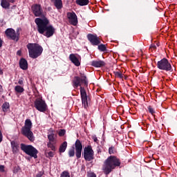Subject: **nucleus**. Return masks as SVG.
Here are the masks:
<instances>
[{
	"instance_id": "f257e3e1",
	"label": "nucleus",
	"mask_w": 177,
	"mask_h": 177,
	"mask_svg": "<svg viewBox=\"0 0 177 177\" xmlns=\"http://www.w3.org/2000/svg\"><path fill=\"white\" fill-rule=\"evenodd\" d=\"M88 84L86 75L82 73H80L79 76H75L72 80L74 89H77L80 86L82 103L84 109H88L89 102H91V97L86 94V90H85V88H88Z\"/></svg>"
},
{
	"instance_id": "f03ea898",
	"label": "nucleus",
	"mask_w": 177,
	"mask_h": 177,
	"mask_svg": "<svg viewBox=\"0 0 177 177\" xmlns=\"http://www.w3.org/2000/svg\"><path fill=\"white\" fill-rule=\"evenodd\" d=\"M35 23L37 26V31L39 34H41L46 37V38H50L53 37L56 29L52 25H49V19L46 17L44 19L36 18Z\"/></svg>"
},
{
	"instance_id": "7ed1b4c3",
	"label": "nucleus",
	"mask_w": 177,
	"mask_h": 177,
	"mask_svg": "<svg viewBox=\"0 0 177 177\" xmlns=\"http://www.w3.org/2000/svg\"><path fill=\"white\" fill-rule=\"evenodd\" d=\"M117 167H121V160L115 156H110L104 161L102 169L104 175L107 176L110 175Z\"/></svg>"
},
{
	"instance_id": "20e7f679",
	"label": "nucleus",
	"mask_w": 177,
	"mask_h": 177,
	"mask_svg": "<svg viewBox=\"0 0 177 177\" xmlns=\"http://www.w3.org/2000/svg\"><path fill=\"white\" fill-rule=\"evenodd\" d=\"M26 48L28 50L29 56L32 59L39 57L44 52V48L37 43H28L26 45Z\"/></svg>"
},
{
	"instance_id": "39448f33",
	"label": "nucleus",
	"mask_w": 177,
	"mask_h": 177,
	"mask_svg": "<svg viewBox=\"0 0 177 177\" xmlns=\"http://www.w3.org/2000/svg\"><path fill=\"white\" fill-rule=\"evenodd\" d=\"M31 128H32V122L31 120L26 119L25 120V124L21 128V132L24 136H26L30 140V142H34L35 138L34 137V133L31 131Z\"/></svg>"
},
{
	"instance_id": "423d86ee",
	"label": "nucleus",
	"mask_w": 177,
	"mask_h": 177,
	"mask_svg": "<svg viewBox=\"0 0 177 177\" xmlns=\"http://www.w3.org/2000/svg\"><path fill=\"white\" fill-rule=\"evenodd\" d=\"M69 157L76 156L77 159L81 158V154H82V142L79 139L76 140L75 142V147H72L68 152Z\"/></svg>"
},
{
	"instance_id": "0eeeda50",
	"label": "nucleus",
	"mask_w": 177,
	"mask_h": 177,
	"mask_svg": "<svg viewBox=\"0 0 177 177\" xmlns=\"http://www.w3.org/2000/svg\"><path fill=\"white\" fill-rule=\"evenodd\" d=\"M21 150L24 151L27 156L32 157L33 158H38V151L31 145L21 144Z\"/></svg>"
},
{
	"instance_id": "6e6552de",
	"label": "nucleus",
	"mask_w": 177,
	"mask_h": 177,
	"mask_svg": "<svg viewBox=\"0 0 177 177\" xmlns=\"http://www.w3.org/2000/svg\"><path fill=\"white\" fill-rule=\"evenodd\" d=\"M156 66L159 70H163V71H169L170 73L174 71L172 65L167 58H162L160 61H158Z\"/></svg>"
},
{
	"instance_id": "1a4fd4ad",
	"label": "nucleus",
	"mask_w": 177,
	"mask_h": 177,
	"mask_svg": "<svg viewBox=\"0 0 177 177\" xmlns=\"http://www.w3.org/2000/svg\"><path fill=\"white\" fill-rule=\"evenodd\" d=\"M34 107L40 113H45L48 110L46 102L41 97L36 98L34 102Z\"/></svg>"
},
{
	"instance_id": "9d476101",
	"label": "nucleus",
	"mask_w": 177,
	"mask_h": 177,
	"mask_svg": "<svg viewBox=\"0 0 177 177\" xmlns=\"http://www.w3.org/2000/svg\"><path fill=\"white\" fill-rule=\"evenodd\" d=\"M83 156L85 161H93V160H95V151H93L92 146L88 145L84 148Z\"/></svg>"
},
{
	"instance_id": "9b49d317",
	"label": "nucleus",
	"mask_w": 177,
	"mask_h": 177,
	"mask_svg": "<svg viewBox=\"0 0 177 177\" xmlns=\"http://www.w3.org/2000/svg\"><path fill=\"white\" fill-rule=\"evenodd\" d=\"M5 34L8 39H11L12 41H19L20 37V32L19 30L16 31L13 28H8L5 31Z\"/></svg>"
},
{
	"instance_id": "f8f14e48",
	"label": "nucleus",
	"mask_w": 177,
	"mask_h": 177,
	"mask_svg": "<svg viewBox=\"0 0 177 177\" xmlns=\"http://www.w3.org/2000/svg\"><path fill=\"white\" fill-rule=\"evenodd\" d=\"M31 10L35 17H44V10H42L41 5L33 4L31 6Z\"/></svg>"
},
{
	"instance_id": "ddd939ff",
	"label": "nucleus",
	"mask_w": 177,
	"mask_h": 177,
	"mask_svg": "<svg viewBox=\"0 0 177 177\" xmlns=\"http://www.w3.org/2000/svg\"><path fill=\"white\" fill-rule=\"evenodd\" d=\"M87 39L89 41V42L91 44V45H93V46H97V45H100L101 41L100 37H97V35L95 34H88L87 35Z\"/></svg>"
},
{
	"instance_id": "4468645a",
	"label": "nucleus",
	"mask_w": 177,
	"mask_h": 177,
	"mask_svg": "<svg viewBox=\"0 0 177 177\" xmlns=\"http://www.w3.org/2000/svg\"><path fill=\"white\" fill-rule=\"evenodd\" d=\"M67 18L72 26H77L78 24V18H77V15L75 12H68Z\"/></svg>"
},
{
	"instance_id": "2eb2a0df",
	"label": "nucleus",
	"mask_w": 177,
	"mask_h": 177,
	"mask_svg": "<svg viewBox=\"0 0 177 177\" xmlns=\"http://www.w3.org/2000/svg\"><path fill=\"white\" fill-rule=\"evenodd\" d=\"M17 0H1V6L3 9H9L10 8V3H15Z\"/></svg>"
},
{
	"instance_id": "dca6fc26",
	"label": "nucleus",
	"mask_w": 177,
	"mask_h": 177,
	"mask_svg": "<svg viewBox=\"0 0 177 177\" xmlns=\"http://www.w3.org/2000/svg\"><path fill=\"white\" fill-rule=\"evenodd\" d=\"M69 60L76 66V67H80L81 66V63L80 62V59L75 56V54H71L69 55Z\"/></svg>"
},
{
	"instance_id": "f3484780",
	"label": "nucleus",
	"mask_w": 177,
	"mask_h": 177,
	"mask_svg": "<svg viewBox=\"0 0 177 177\" xmlns=\"http://www.w3.org/2000/svg\"><path fill=\"white\" fill-rule=\"evenodd\" d=\"M91 66L96 68L104 67V66H106V62L102 60H94L91 62Z\"/></svg>"
},
{
	"instance_id": "a211bd4d",
	"label": "nucleus",
	"mask_w": 177,
	"mask_h": 177,
	"mask_svg": "<svg viewBox=\"0 0 177 177\" xmlns=\"http://www.w3.org/2000/svg\"><path fill=\"white\" fill-rule=\"evenodd\" d=\"M19 67L22 70H27V68H28V63L26 59L21 58L19 60Z\"/></svg>"
},
{
	"instance_id": "6ab92c4d",
	"label": "nucleus",
	"mask_w": 177,
	"mask_h": 177,
	"mask_svg": "<svg viewBox=\"0 0 177 177\" xmlns=\"http://www.w3.org/2000/svg\"><path fill=\"white\" fill-rule=\"evenodd\" d=\"M20 145L16 141H11V148L12 150V153L15 154L17 151H19V148Z\"/></svg>"
},
{
	"instance_id": "aec40b11",
	"label": "nucleus",
	"mask_w": 177,
	"mask_h": 177,
	"mask_svg": "<svg viewBox=\"0 0 177 177\" xmlns=\"http://www.w3.org/2000/svg\"><path fill=\"white\" fill-rule=\"evenodd\" d=\"M75 3L79 6H86L89 3V0H76Z\"/></svg>"
},
{
	"instance_id": "412c9836",
	"label": "nucleus",
	"mask_w": 177,
	"mask_h": 177,
	"mask_svg": "<svg viewBox=\"0 0 177 177\" xmlns=\"http://www.w3.org/2000/svg\"><path fill=\"white\" fill-rule=\"evenodd\" d=\"M67 149V142L64 141L59 148V153H64L66 151V149Z\"/></svg>"
},
{
	"instance_id": "4be33fe9",
	"label": "nucleus",
	"mask_w": 177,
	"mask_h": 177,
	"mask_svg": "<svg viewBox=\"0 0 177 177\" xmlns=\"http://www.w3.org/2000/svg\"><path fill=\"white\" fill-rule=\"evenodd\" d=\"M47 147L48 149H50V150H52V151H56V142H48L47 143Z\"/></svg>"
},
{
	"instance_id": "5701e85b",
	"label": "nucleus",
	"mask_w": 177,
	"mask_h": 177,
	"mask_svg": "<svg viewBox=\"0 0 177 177\" xmlns=\"http://www.w3.org/2000/svg\"><path fill=\"white\" fill-rule=\"evenodd\" d=\"M10 109V104L9 102H4L2 105V110L3 113H8V111Z\"/></svg>"
},
{
	"instance_id": "b1692460",
	"label": "nucleus",
	"mask_w": 177,
	"mask_h": 177,
	"mask_svg": "<svg viewBox=\"0 0 177 177\" xmlns=\"http://www.w3.org/2000/svg\"><path fill=\"white\" fill-rule=\"evenodd\" d=\"M98 50L100 52H106L107 50V47L106 46V44H98V47H97Z\"/></svg>"
},
{
	"instance_id": "393cba45",
	"label": "nucleus",
	"mask_w": 177,
	"mask_h": 177,
	"mask_svg": "<svg viewBox=\"0 0 177 177\" xmlns=\"http://www.w3.org/2000/svg\"><path fill=\"white\" fill-rule=\"evenodd\" d=\"M15 91L17 92V93H23V92H24V88H23L21 86H16L15 87Z\"/></svg>"
},
{
	"instance_id": "a878e982",
	"label": "nucleus",
	"mask_w": 177,
	"mask_h": 177,
	"mask_svg": "<svg viewBox=\"0 0 177 177\" xmlns=\"http://www.w3.org/2000/svg\"><path fill=\"white\" fill-rule=\"evenodd\" d=\"M48 139L49 140L48 142H56V140H55V134L54 133L48 134Z\"/></svg>"
},
{
	"instance_id": "bb28decb",
	"label": "nucleus",
	"mask_w": 177,
	"mask_h": 177,
	"mask_svg": "<svg viewBox=\"0 0 177 177\" xmlns=\"http://www.w3.org/2000/svg\"><path fill=\"white\" fill-rule=\"evenodd\" d=\"M113 74H115V76L116 77V78H120L121 80L124 78V75H122V73H121L120 72H118V71L113 72Z\"/></svg>"
},
{
	"instance_id": "cd10ccee",
	"label": "nucleus",
	"mask_w": 177,
	"mask_h": 177,
	"mask_svg": "<svg viewBox=\"0 0 177 177\" xmlns=\"http://www.w3.org/2000/svg\"><path fill=\"white\" fill-rule=\"evenodd\" d=\"M148 111L149 113H150L151 114H152V115H153V117H156V111H154V109H153V107L151 106H148Z\"/></svg>"
},
{
	"instance_id": "c85d7f7f",
	"label": "nucleus",
	"mask_w": 177,
	"mask_h": 177,
	"mask_svg": "<svg viewBox=\"0 0 177 177\" xmlns=\"http://www.w3.org/2000/svg\"><path fill=\"white\" fill-rule=\"evenodd\" d=\"M117 153V149L114 147H111L109 149V154H115Z\"/></svg>"
},
{
	"instance_id": "c756f323",
	"label": "nucleus",
	"mask_w": 177,
	"mask_h": 177,
	"mask_svg": "<svg viewBox=\"0 0 177 177\" xmlns=\"http://www.w3.org/2000/svg\"><path fill=\"white\" fill-rule=\"evenodd\" d=\"M60 177H70V173L68 171H64Z\"/></svg>"
},
{
	"instance_id": "7c9ffc66",
	"label": "nucleus",
	"mask_w": 177,
	"mask_h": 177,
	"mask_svg": "<svg viewBox=\"0 0 177 177\" xmlns=\"http://www.w3.org/2000/svg\"><path fill=\"white\" fill-rule=\"evenodd\" d=\"M46 157L48 158H52L53 157H55V152L53 151H49L48 153H47Z\"/></svg>"
},
{
	"instance_id": "2f4dec72",
	"label": "nucleus",
	"mask_w": 177,
	"mask_h": 177,
	"mask_svg": "<svg viewBox=\"0 0 177 177\" xmlns=\"http://www.w3.org/2000/svg\"><path fill=\"white\" fill-rule=\"evenodd\" d=\"M157 50V46L155 44H151L149 47V52H153Z\"/></svg>"
},
{
	"instance_id": "473e14b6",
	"label": "nucleus",
	"mask_w": 177,
	"mask_h": 177,
	"mask_svg": "<svg viewBox=\"0 0 177 177\" xmlns=\"http://www.w3.org/2000/svg\"><path fill=\"white\" fill-rule=\"evenodd\" d=\"M20 167H19V166H15V167H14V169H13V171H12V172H13V174H17L19 171H20Z\"/></svg>"
},
{
	"instance_id": "72a5a7b5",
	"label": "nucleus",
	"mask_w": 177,
	"mask_h": 177,
	"mask_svg": "<svg viewBox=\"0 0 177 177\" xmlns=\"http://www.w3.org/2000/svg\"><path fill=\"white\" fill-rule=\"evenodd\" d=\"M58 135L59 136H64V135H66V130L64 129L59 130Z\"/></svg>"
},
{
	"instance_id": "f704fd0d",
	"label": "nucleus",
	"mask_w": 177,
	"mask_h": 177,
	"mask_svg": "<svg viewBox=\"0 0 177 177\" xmlns=\"http://www.w3.org/2000/svg\"><path fill=\"white\" fill-rule=\"evenodd\" d=\"M44 174H45V173H44V171H39V172L36 174L35 177H42V176H44Z\"/></svg>"
},
{
	"instance_id": "c9c22d12",
	"label": "nucleus",
	"mask_w": 177,
	"mask_h": 177,
	"mask_svg": "<svg viewBox=\"0 0 177 177\" xmlns=\"http://www.w3.org/2000/svg\"><path fill=\"white\" fill-rule=\"evenodd\" d=\"M88 177H96V174L91 172L88 174Z\"/></svg>"
},
{
	"instance_id": "e433bc0d",
	"label": "nucleus",
	"mask_w": 177,
	"mask_h": 177,
	"mask_svg": "<svg viewBox=\"0 0 177 177\" xmlns=\"http://www.w3.org/2000/svg\"><path fill=\"white\" fill-rule=\"evenodd\" d=\"M93 141L95 142V143H97L99 142V140H97V137L96 136H93Z\"/></svg>"
},
{
	"instance_id": "4c0bfd02",
	"label": "nucleus",
	"mask_w": 177,
	"mask_h": 177,
	"mask_svg": "<svg viewBox=\"0 0 177 177\" xmlns=\"http://www.w3.org/2000/svg\"><path fill=\"white\" fill-rule=\"evenodd\" d=\"M5 171V166L0 165V172H4Z\"/></svg>"
},
{
	"instance_id": "58836bf2",
	"label": "nucleus",
	"mask_w": 177,
	"mask_h": 177,
	"mask_svg": "<svg viewBox=\"0 0 177 177\" xmlns=\"http://www.w3.org/2000/svg\"><path fill=\"white\" fill-rule=\"evenodd\" d=\"M18 84H19V85H23V84H24L23 78H21L19 80Z\"/></svg>"
},
{
	"instance_id": "ea45409f",
	"label": "nucleus",
	"mask_w": 177,
	"mask_h": 177,
	"mask_svg": "<svg viewBox=\"0 0 177 177\" xmlns=\"http://www.w3.org/2000/svg\"><path fill=\"white\" fill-rule=\"evenodd\" d=\"M3 46V40L0 37V49Z\"/></svg>"
},
{
	"instance_id": "a19ab883",
	"label": "nucleus",
	"mask_w": 177,
	"mask_h": 177,
	"mask_svg": "<svg viewBox=\"0 0 177 177\" xmlns=\"http://www.w3.org/2000/svg\"><path fill=\"white\" fill-rule=\"evenodd\" d=\"M3 136H2V131L0 130V143L2 142Z\"/></svg>"
},
{
	"instance_id": "79ce46f5",
	"label": "nucleus",
	"mask_w": 177,
	"mask_h": 177,
	"mask_svg": "<svg viewBox=\"0 0 177 177\" xmlns=\"http://www.w3.org/2000/svg\"><path fill=\"white\" fill-rule=\"evenodd\" d=\"M17 55L18 56H20V55H21V50H18V51L17 52Z\"/></svg>"
},
{
	"instance_id": "37998d69",
	"label": "nucleus",
	"mask_w": 177,
	"mask_h": 177,
	"mask_svg": "<svg viewBox=\"0 0 177 177\" xmlns=\"http://www.w3.org/2000/svg\"><path fill=\"white\" fill-rule=\"evenodd\" d=\"M3 90L2 85L0 84V92H1Z\"/></svg>"
},
{
	"instance_id": "c03bdc74",
	"label": "nucleus",
	"mask_w": 177,
	"mask_h": 177,
	"mask_svg": "<svg viewBox=\"0 0 177 177\" xmlns=\"http://www.w3.org/2000/svg\"><path fill=\"white\" fill-rule=\"evenodd\" d=\"M98 153H102V151L100 150V149H98Z\"/></svg>"
},
{
	"instance_id": "a18cd8bd",
	"label": "nucleus",
	"mask_w": 177,
	"mask_h": 177,
	"mask_svg": "<svg viewBox=\"0 0 177 177\" xmlns=\"http://www.w3.org/2000/svg\"><path fill=\"white\" fill-rule=\"evenodd\" d=\"M156 45H157V46H160V44H157Z\"/></svg>"
},
{
	"instance_id": "49530a36",
	"label": "nucleus",
	"mask_w": 177,
	"mask_h": 177,
	"mask_svg": "<svg viewBox=\"0 0 177 177\" xmlns=\"http://www.w3.org/2000/svg\"><path fill=\"white\" fill-rule=\"evenodd\" d=\"M0 74H2V72H0Z\"/></svg>"
},
{
	"instance_id": "de8ad7c7",
	"label": "nucleus",
	"mask_w": 177,
	"mask_h": 177,
	"mask_svg": "<svg viewBox=\"0 0 177 177\" xmlns=\"http://www.w3.org/2000/svg\"><path fill=\"white\" fill-rule=\"evenodd\" d=\"M0 74H2V72H0Z\"/></svg>"
}]
</instances>
